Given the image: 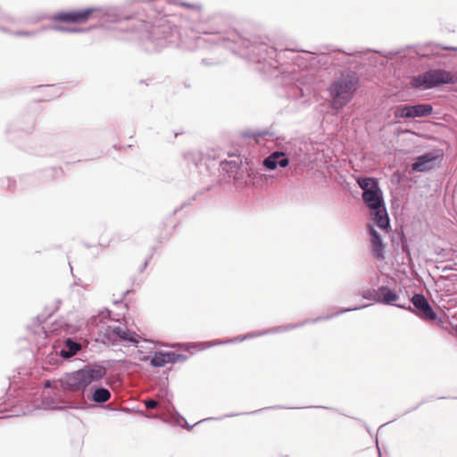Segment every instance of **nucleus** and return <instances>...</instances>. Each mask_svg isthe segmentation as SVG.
I'll return each instance as SVG.
<instances>
[{
	"label": "nucleus",
	"mask_w": 457,
	"mask_h": 457,
	"mask_svg": "<svg viewBox=\"0 0 457 457\" xmlns=\"http://www.w3.org/2000/svg\"><path fill=\"white\" fill-rule=\"evenodd\" d=\"M357 184L363 191L362 199L371 210L374 222L382 229L389 228V218L378 181L373 178H359Z\"/></svg>",
	"instance_id": "f257e3e1"
},
{
	"label": "nucleus",
	"mask_w": 457,
	"mask_h": 457,
	"mask_svg": "<svg viewBox=\"0 0 457 457\" xmlns=\"http://www.w3.org/2000/svg\"><path fill=\"white\" fill-rule=\"evenodd\" d=\"M433 107L428 104H419L415 105H401L395 111V118H416L427 117L432 113Z\"/></svg>",
	"instance_id": "423d86ee"
},
{
	"label": "nucleus",
	"mask_w": 457,
	"mask_h": 457,
	"mask_svg": "<svg viewBox=\"0 0 457 457\" xmlns=\"http://www.w3.org/2000/svg\"><path fill=\"white\" fill-rule=\"evenodd\" d=\"M292 154V150L289 147L274 151L263 160V166L269 170H274L278 167L286 168L289 165V159L287 154Z\"/></svg>",
	"instance_id": "6e6552de"
},
{
	"label": "nucleus",
	"mask_w": 457,
	"mask_h": 457,
	"mask_svg": "<svg viewBox=\"0 0 457 457\" xmlns=\"http://www.w3.org/2000/svg\"><path fill=\"white\" fill-rule=\"evenodd\" d=\"M255 49L258 50L259 54H265V55L269 56L270 58H272L274 55H276V50L273 47H269L266 45H260L258 46H253V52H255ZM262 60L266 61V56H262L258 58L257 62H261Z\"/></svg>",
	"instance_id": "f3484780"
},
{
	"label": "nucleus",
	"mask_w": 457,
	"mask_h": 457,
	"mask_svg": "<svg viewBox=\"0 0 457 457\" xmlns=\"http://www.w3.org/2000/svg\"><path fill=\"white\" fill-rule=\"evenodd\" d=\"M139 360H140V361H146L148 360V357H147V356H145V355H144V356H142V357H139Z\"/></svg>",
	"instance_id": "c756f323"
},
{
	"label": "nucleus",
	"mask_w": 457,
	"mask_h": 457,
	"mask_svg": "<svg viewBox=\"0 0 457 457\" xmlns=\"http://www.w3.org/2000/svg\"><path fill=\"white\" fill-rule=\"evenodd\" d=\"M199 32L204 34H216L217 31L214 30H208V29H199Z\"/></svg>",
	"instance_id": "cd10ccee"
},
{
	"label": "nucleus",
	"mask_w": 457,
	"mask_h": 457,
	"mask_svg": "<svg viewBox=\"0 0 457 457\" xmlns=\"http://www.w3.org/2000/svg\"><path fill=\"white\" fill-rule=\"evenodd\" d=\"M111 398V392L104 387H97L92 393L90 399L97 403H104Z\"/></svg>",
	"instance_id": "dca6fc26"
},
{
	"label": "nucleus",
	"mask_w": 457,
	"mask_h": 457,
	"mask_svg": "<svg viewBox=\"0 0 457 457\" xmlns=\"http://www.w3.org/2000/svg\"><path fill=\"white\" fill-rule=\"evenodd\" d=\"M445 49H449V50H454V51H457V48H456V47H445Z\"/></svg>",
	"instance_id": "7c9ffc66"
},
{
	"label": "nucleus",
	"mask_w": 457,
	"mask_h": 457,
	"mask_svg": "<svg viewBox=\"0 0 457 457\" xmlns=\"http://www.w3.org/2000/svg\"><path fill=\"white\" fill-rule=\"evenodd\" d=\"M52 29H56V30H61V31H67V32H78L79 31V29H69V28H64L62 26H54V27H52Z\"/></svg>",
	"instance_id": "b1692460"
},
{
	"label": "nucleus",
	"mask_w": 457,
	"mask_h": 457,
	"mask_svg": "<svg viewBox=\"0 0 457 457\" xmlns=\"http://www.w3.org/2000/svg\"><path fill=\"white\" fill-rule=\"evenodd\" d=\"M46 407L51 410H62L65 408V406L54 404V403H46Z\"/></svg>",
	"instance_id": "393cba45"
},
{
	"label": "nucleus",
	"mask_w": 457,
	"mask_h": 457,
	"mask_svg": "<svg viewBox=\"0 0 457 457\" xmlns=\"http://www.w3.org/2000/svg\"><path fill=\"white\" fill-rule=\"evenodd\" d=\"M270 331H265V332H261V333H258V334H253V333H250V334H247L245 336H244L243 337H240V338H233V339H230L228 341H226L225 343H234V342H240V341H243L245 339H247V338H252L253 337H256V336H261V335H264V334H267L269 333ZM224 342H215V343H212L211 345H220V344H223Z\"/></svg>",
	"instance_id": "6ab92c4d"
},
{
	"label": "nucleus",
	"mask_w": 457,
	"mask_h": 457,
	"mask_svg": "<svg viewBox=\"0 0 457 457\" xmlns=\"http://www.w3.org/2000/svg\"><path fill=\"white\" fill-rule=\"evenodd\" d=\"M106 335L112 337L114 340L118 338L134 344L138 343L137 334L128 329L126 326L121 324L108 326L106 328Z\"/></svg>",
	"instance_id": "1a4fd4ad"
},
{
	"label": "nucleus",
	"mask_w": 457,
	"mask_h": 457,
	"mask_svg": "<svg viewBox=\"0 0 457 457\" xmlns=\"http://www.w3.org/2000/svg\"><path fill=\"white\" fill-rule=\"evenodd\" d=\"M369 231L370 235L372 253L378 259L384 260L386 245L384 244L381 236L372 226H370Z\"/></svg>",
	"instance_id": "f8f14e48"
},
{
	"label": "nucleus",
	"mask_w": 457,
	"mask_h": 457,
	"mask_svg": "<svg viewBox=\"0 0 457 457\" xmlns=\"http://www.w3.org/2000/svg\"><path fill=\"white\" fill-rule=\"evenodd\" d=\"M34 32H29V31H17L15 32V35L17 36H33Z\"/></svg>",
	"instance_id": "a878e982"
},
{
	"label": "nucleus",
	"mask_w": 457,
	"mask_h": 457,
	"mask_svg": "<svg viewBox=\"0 0 457 457\" xmlns=\"http://www.w3.org/2000/svg\"><path fill=\"white\" fill-rule=\"evenodd\" d=\"M361 296L364 299L373 300L378 303V290H364L361 292Z\"/></svg>",
	"instance_id": "aec40b11"
},
{
	"label": "nucleus",
	"mask_w": 457,
	"mask_h": 457,
	"mask_svg": "<svg viewBox=\"0 0 457 457\" xmlns=\"http://www.w3.org/2000/svg\"><path fill=\"white\" fill-rule=\"evenodd\" d=\"M300 143L299 142H295V143H290V144H287V145H285L284 147H289V149L292 150V154H287V156L288 157V159H298L301 155H302V148L300 146H298Z\"/></svg>",
	"instance_id": "a211bd4d"
},
{
	"label": "nucleus",
	"mask_w": 457,
	"mask_h": 457,
	"mask_svg": "<svg viewBox=\"0 0 457 457\" xmlns=\"http://www.w3.org/2000/svg\"><path fill=\"white\" fill-rule=\"evenodd\" d=\"M399 299V295L390 287L386 286H381L378 287V303H384V304H389V305H395L398 308L406 309L409 311L412 310V307L409 305L406 307L403 304H396L395 302Z\"/></svg>",
	"instance_id": "9d476101"
},
{
	"label": "nucleus",
	"mask_w": 457,
	"mask_h": 457,
	"mask_svg": "<svg viewBox=\"0 0 457 457\" xmlns=\"http://www.w3.org/2000/svg\"><path fill=\"white\" fill-rule=\"evenodd\" d=\"M44 89L51 96H56L59 92L60 87L56 86H46Z\"/></svg>",
	"instance_id": "4be33fe9"
},
{
	"label": "nucleus",
	"mask_w": 457,
	"mask_h": 457,
	"mask_svg": "<svg viewBox=\"0 0 457 457\" xmlns=\"http://www.w3.org/2000/svg\"><path fill=\"white\" fill-rule=\"evenodd\" d=\"M368 305H363V306H360V307H353V308H347V309H344V310H341L336 313H332L330 315H328L326 317H319L317 318L314 321H318V320H327V319H330L334 316H337L340 313H345V312H351V311H356V310H360L361 308H364V307H367Z\"/></svg>",
	"instance_id": "412c9836"
},
{
	"label": "nucleus",
	"mask_w": 457,
	"mask_h": 457,
	"mask_svg": "<svg viewBox=\"0 0 457 457\" xmlns=\"http://www.w3.org/2000/svg\"><path fill=\"white\" fill-rule=\"evenodd\" d=\"M81 349V345L73 341L71 338H67L64 346L60 351V355L64 359H69L78 353Z\"/></svg>",
	"instance_id": "ddd939ff"
},
{
	"label": "nucleus",
	"mask_w": 457,
	"mask_h": 457,
	"mask_svg": "<svg viewBox=\"0 0 457 457\" xmlns=\"http://www.w3.org/2000/svg\"><path fill=\"white\" fill-rule=\"evenodd\" d=\"M52 382L50 380H46L45 382V387L48 388L51 387Z\"/></svg>",
	"instance_id": "c85d7f7f"
},
{
	"label": "nucleus",
	"mask_w": 457,
	"mask_h": 457,
	"mask_svg": "<svg viewBox=\"0 0 457 457\" xmlns=\"http://www.w3.org/2000/svg\"><path fill=\"white\" fill-rule=\"evenodd\" d=\"M180 4L187 7V8H192V9H199L200 8V6L197 4H187V3H181Z\"/></svg>",
	"instance_id": "bb28decb"
},
{
	"label": "nucleus",
	"mask_w": 457,
	"mask_h": 457,
	"mask_svg": "<svg viewBox=\"0 0 457 457\" xmlns=\"http://www.w3.org/2000/svg\"><path fill=\"white\" fill-rule=\"evenodd\" d=\"M438 156L434 153H428L417 157L416 161L411 164L414 171L426 172L433 169Z\"/></svg>",
	"instance_id": "9b49d317"
},
{
	"label": "nucleus",
	"mask_w": 457,
	"mask_h": 457,
	"mask_svg": "<svg viewBox=\"0 0 457 457\" xmlns=\"http://www.w3.org/2000/svg\"><path fill=\"white\" fill-rule=\"evenodd\" d=\"M175 361V354L173 353H155L151 358L150 363L154 367H163L167 363Z\"/></svg>",
	"instance_id": "4468645a"
},
{
	"label": "nucleus",
	"mask_w": 457,
	"mask_h": 457,
	"mask_svg": "<svg viewBox=\"0 0 457 457\" xmlns=\"http://www.w3.org/2000/svg\"><path fill=\"white\" fill-rule=\"evenodd\" d=\"M96 12L98 16L107 22H117L123 19L117 8H87L79 11L59 12L54 16V20L63 22L81 23L87 20L89 14Z\"/></svg>",
	"instance_id": "20e7f679"
},
{
	"label": "nucleus",
	"mask_w": 457,
	"mask_h": 457,
	"mask_svg": "<svg viewBox=\"0 0 457 457\" xmlns=\"http://www.w3.org/2000/svg\"><path fill=\"white\" fill-rule=\"evenodd\" d=\"M231 37H232L228 38V39H227L225 37H219L217 43L221 44L228 48H230L233 52H237V49L235 47H231L229 46L230 42H234L236 45H238L239 46L248 47V42L246 40L241 38L239 36H237L234 33L231 35Z\"/></svg>",
	"instance_id": "2eb2a0df"
},
{
	"label": "nucleus",
	"mask_w": 457,
	"mask_h": 457,
	"mask_svg": "<svg viewBox=\"0 0 457 457\" xmlns=\"http://www.w3.org/2000/svg\"><path fill=\"white\" fill-rule=\"evenodd\" d=\"M144 403L147 409H154L158 405L157 401L154 399H146Z\"/></svg>",
	"instance_id": "5701e85b"
},
{
	"label": "nucleus",
	"mask_w": 457,
	"mask_h": 457,
	"mask_svg": "<svg viewBox=\"0 0 457 457\" xmlns=\"http://www.w3.org/2000/svg\"><path fill=\"white\" fill-rule=\"evenodd\" d=\"M105 374L106 370L104 367H91L87 365L79 370L66 373L58 382L64 391L84 392L89 385L101 380Z\"/></svg>",
	"instance_id": "f03ea898"
},
{
	"label": "nucleus",
	"mask_w": 457,
	"mask_h": 457,
	"mask_svg": "<svg viewBox=\"0 0 457 457\" xmlns=\"http://www.w3.org/2000/svg\"><path fill=\"white\" fill-rule=\"evenodd\" d=\"M212 420V418H209V419H206V420H203L202 421H204V420Z\"/></svg>",
	"instance_id": "2f4dec72"
},
{
	"label": "nucleus",
	"mask_w": 457,
	"mask_h": 457,
	"mask_svg": "<svg viewBox=\"0 0 457 457\" xmlns=\"http://www.w3.org/2000/svg\"><path fill=\"white\" fill-rule=\"evenodd\" d=\"M358 86L359 79L354 73L343 75L333 81L328 87L332 109L338 111L344 108L352 100Z\"/></svg>",
	"instance_id": "7ed1b4c3"
},
{
	"label": "nucleus",
	"mask_w": 457,
	"mask_h": 457,
	"mask_svg": "<svg viewBox=\"0 0 457 457\" xmlns=\"http://www.w3.org/2000/svg\"><path fill=\"white\" fill-rule=\"evenodd\" d=\"M457 76L443 69L429 70L414 76L411 80L413 87L422 90L431 89L443 84H456Z\"/></svg>",
	"instance_id": "39448f33"
},
{
	"label": "nucleus",
	"mask_w": 457,
	"mask_h": 457,
	"mask_svg": "<svg viewBox=\"0 0 457 457\" xmlns=\"http://www.w3.org/2000/svg\"><path fill=\"white\" fill-rule=\"evenodd\" d=\"M411 303L415 310L412 309L411 312H414L420 318L430 321L436 320V312L433 310L423 295L415 294L411 297Z\"/></svg>",
	"instance_id": "0eeeda50"
}]
</instances>
